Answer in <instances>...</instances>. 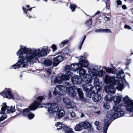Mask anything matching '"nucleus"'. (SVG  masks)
I'll use <instances>...</instances> for the list:
<instances>
[{
    "mask_svg": "<svg viewBox=\"0 0 133 133\" xmlns=\"http://www.w3.org/2000/svg\"><path fill=\"white\" fill-rule=\"evenodd\" d=\"M20 49L16 52L18 58L24 57L28 61H31L35 59H37L41 57L47 55L49 52V47L47 46H44L40 48H28L26 46L20 45Z\"/></svg>",
    "mask_w": 133,
    "mask_h": 133,
    "instance_id": "1",
    "label": "nucleus"
},
{
    "mask_svg": "<svg viewBox=\"0 0 133 133\" xmlns=\"http://www.w3.org/2000/svg\"><path fill=\"white\" fill-rule=\"evenodd\" d=\"M124 114V109L122 106L114 107L113 109L107 112L104 120L103 133H106L108 128L111 122L109 121L112 117L116 118L123 116Z\"/></svg>",
    "mask_w": 133,
    "mask_h": 133,
    "instance_id": "2",
    "label": "nucleus"
},
{
    "mask_svg": "<svg viewBox=\"0 0 133 133\" xmlns=\"http://www.w3.org/2000/svg\"><path fill=\"white\" fill-rule=\"evenodd\" d=\"M44 96H39L34 102L31 104L29 106V108L30 110H36L38 108H41L44 107L48 109V112L50 114H52L54 115L55 114V112L57 111L58 110L59 107L58 105L56 103H47L44 104L42 106L39 107L41 105V104L42 101L45 99Z\"/></svg>",
    "mask_w": 133,
    "mask_h": 133,
    "instance_id": "3",
    "label": "nucleus"
},
{
    "mask_svg": "<svg viewBox=\"0 0 133 133\" xmlns=\"http://www.w3.org/2000/svg\"><path fill=\"white\" fill-rule=\"evenodd\" d=\"M89 65V62L86 60L85 57L80 56L78 63L72 64L69 66L66 65L65 68V70L66 71V73L70 72L69 70H72L74 71L78 70V68L84 67H87ZM71 73H72L71 72Z\"/></svg>",
    "mask_w": 133,
    "mask_h": 133,
    "instance_id": "4",
    "label": "nucleus"
},
{
    "mask_svg": "<svg viewBox=\"0 0 133 133\" xmlns=\"http://www.w3.org/2000/svg\"><path fill=\"white\" fill-rule=\"evenodd\" d=\"M19 59L17 63L12 65L11 68L16 69L21 67L25 68L28 65V62L31 63H35L38 61V59H35L33 60L29 61L27 59V58L24 57H21Z\"/></svg>",
    "mask_w": 133,
    "mask_h": 133,
    "instance_id": "5",
    "label": "nucleus"
},
{
    "mask_svg": "<svg viewBox=\"0 0 133 133\" xmlns=\"http://www.w3.org/2000/svg\"><path fill=\"white\" fill-rule=\"evenodd\" d=\"M105 80L107 83L109 84V85H114V86H116L117 85V89L118 90L121 91L124 88L123 84L118 81H116L115 77L113 76H110L106 75Z\"/></svg>",
    "mask_w": 133,
    "mask_h": 133,
    "instance_id": "6",
    "label": "nucleus"
},
{
    "mask_svg": "<svg viewBox=\"0 0 133 133\" xmlns=\"http://www.w3.org/2000/svg\"><path fill=\"white\" fill-rule=\"evenodd\" d=\"M72 76V73L70 72H67L65 75H63L61 76H58L55 77H52L51 78V85H54L55 84H61L63 81L65 80H69L70 77Z\"/></svg>",
    "mask_w": 133,
    "mask_h": 133,
    "instance_id": "7",
    "label": "nucleus"
},
{
    "mask_svg": "<svg viewBox=\"0 0 133 133\" xmlns=\"http://www.w3.org/2000/svg\"><path fill=\"white\" fill-rule=\"evenodd\" d=\"M66 88L62 85H57L55 88L53 94L55 95L57 94L60 95L65 94L66 92Z\"/></svg>",
    "mask_w": 133,
    "mask_h": 133,
    "instance_id": "8",
    "label": "nucleus"
},
{
    "mask_svg": "<svg viewBox=\"0 0 133 133\" xmlns=\"http://www.w3.org/2000/svg\"><path fill=\"white\" fill-rule=\"evenodd\" d=\"M11 92V90L10 88H5L3 91L0 93V95H2L4 98L13 99L14 98V96Z\"/></svg>",
    "mask_w": 133,
    "mask_h": 133,
    "instance_id": "9",
    "label": "nucleus"
},
{
    "mask_svg": "<svg viewBox=\"0 0 133 133\" xmlns=\"http://www.w3.org/2000/svg\"><path fill=\"white\" fill-rule=\"evenodd\" d=\"M15 111L14 107L11 106V107L7 106L5 103H3L2 105L1 113H5V111L7 113H10L13 112Z\"/></svg>",
    "mask_w": 133,
    "mask_h": 133,
    "instance_id": "10",
    "label": "nucleus"
},
{
    "mask_svg": "<svg viewBox=\"0 0 133 133\" xmlns=\"http://www.w3.org/2000/svg\"><path fill=\"white\" fill-rule=\"evenodd\" d=\"M55 125L58 129L63 128V129L65 131V133H74L72 129L69 128L66 125L59 122H57Z\"/></svg>",
    "mask_w": 133,
    "mask_h": 133,
    "instance_id": "11",
    "label": "nucleus"
},
{
    "mask_svg": "<svg viewBox=\"0 0 133 133\" xmlns=\"http://www.w3.org/2000/svg\"><path fill=\"white\" fill-rule=\"evenodd\" d=\"M94 79V86L92 87V89H95L96 91L93 90V92L94 93H97L101 89V88L100 86L98 85L99 84L98 78L96 77V75L93 76Z\"/></svg>",
    "mask_w": 133,
    "mask_h": 133,
    "instance_id": "12",
    "label": "nucleus"
},
{
    "mask_svg": "<svg viewBox=\"0 0 133 133\" xmlns=\"http://www.w3.org/2000/svg\"><path fill=\"white\" fill-rule=\"evenodd\" d=\"M67 84L66 88V92L68 93L69 95L71 96L74 97L75 96L76 94L75 91H74L73 88L70 86L68 82H66Z\"/></svg>",
    "mask_w": 133,
    "mask_h": 133,
    "instance_id": "13",
    "label": "nucleus"
},
{
    "mask_svg": "<svg viewBox=\"0 0 133 133\" xmlns=\"http://www.w3.org/2000/svg\"><path fill=\"white\" fill-rule=\"evenodd\" d=\"M22 113L24 116L27 117L29 119H32L35 116V115L30 112L28 108L24 109Z\"/></svg>",
    "mask_w": 133,
    "mask_h": 133,
    "instance_id": "14",
    "label": "nucleus"
},
{
    "mask_svg": "<svg viewBox=\"0 0 133 133\" xmlns=\"http://www.w3.org/2000/svg\"><path fill=\"white\" fill-rule=\"evenodd\" d=\"M101 66L99 65H94L92 66V68L89 69L88 70L89 73L92 75H94L95 73L100 70Z\"/></svg>",
    "mask_w": 133,
    "mask_h": 133,
    "instance_id": "15",
    "label": "nucleus"
},
{
    "mask_svg": "<svg viewBox=\"0 0 133 133\" xmlns=\"http://www.w3.org/2000/svg\"><path fill=\"white\" fill-rule=\"evenodd\" d=\"M114 86L112 85H109L108 86H104V88L107 92L108 91L110 93H114L115 92V88L117 89V85L116 86Z\"/></svg>",
    "mask_w": 133,
    "mask_h": 133,
    "instance_id": "16",
    "label": "nucleus"
},
{
    "mask_svg": "<svg viewBox=\"0 0 133 133\" xmlns=\"http://www.w3.org/2000/svg\"><path fill=\"white\" fill-rule=\"evenodd\" d=\"M82 81V78L79 76H76L71 78L72 83L75 84H79L81 83Z\"/></svg>",
    "mask_w": 133,
    "mask_h": 133,
    "instance_id": "17",
    "label": "nucleus"
},
{
    "mask_svg": "<svg viewBox=\"0 0 133 133\" xmlns=\"http://www.w3.org/2000/svg\"><path fill=\"white\" fill-rule=\"evenodd\" d=\"M63 59L62 56H58L54 58L53 62L54 65L55 66H57L59 63L62 61Z\"/></svg>",
    "mask_w": 133,
    "mask_h": 133,
    "instance_id": "18",
    "label": "nucleus"
},
{
    "mask_svg": "<svg viewBox=\"0 0 133 133\" xmlns=\"http://www.w3.org/2000/svg\"><path fill=\"white\" fill-rule=\"evenodd\" d=\"M89 74H86L85 76L83 78V81L85 82L86 83L88 84L91 83L92 82V77Z\"/></svg>",
    "mask_w": 133,
    "mask_h": 133,
    "instance_id": "19",
    "label": "nucleus"
},
{
    "mask_svg": "<svg viewBox=\"0 0 133 133\" xmlns=\"http://www.w3.org/2000/svg\"><path fill=\"white\" fill-rule=\"evenodd\" d=\"M83 129H86L87 128H90V131H93V129H91V124L89 122L87 121H84L81 122Z\"/></svg>",
    "mask_w": 133,
    "mask_h": 133,
    "instance_id": "20",
    "label": "nucleus"
},
{
    "mask_svg": "<svg viewBox=\"0 0 133 133\" xmlns=\"http://www.w3.org/2000/svg\"><path fill=\"white\" fill-rule=\"evenodd\" d=\"M120 71L119 72L117 75V78L121 79L122 82H123L124 81H125L124 78L125 75L124 74V72L122 71V69H120Z\"/></svg>",
    "mask_w": 133,
    "mask_h": 133,
    "instance_id": "21",
    "label": "nucleus"
},
{
    "mask_svg": "<svg viewBox=\"0 0 133 133\" xmlns=\"http://www.w3.org/2000/svg\"><path fill=\"white\" fill-rule=\"evenodd\" d=\"M77 91L79 97L80 99L82 101H85L86 99L84 97L83 93L82 90L80 88H78L77 89Z\"/></svg>",
    "mask_w": 133,
    "mask_h": 133,
    "instance_id": "22",
    "label": "nucleus"
},
{
    "mask_svg": "<svg viewBox=\"0 0 133 133\" xmlns=\"http://www.w3.org/2000/svg\"><path fill=\"white\" fill-rule=\"evenodd\" d=\"M65 112L64 110H59L56 112V116L58 118H60L65 115Z\"/></svg>",
    "mask_w": 133,
    "mask_h": 133,
    "instance_id": "23",
    "label": "nucleus"
},
{
    "mask_svg": "<svg viewBox=\"0 0 133 133\" xmlns=\"http://www.w3.org/2000/svg\"><path fill=\"white\" fill-rule=\"evenodd\" d=\"M82 87L83 89L86 92L89 91L92 89V86L89 84H84L83 85Z\"/></svg>",
    "mask_w": 133,
    "mask_h": 133,
    "instance_id": "24",
    "label": "nucleus"
},
{
    "mask_svg": "<svg viewBox=\"0 0 133 133\" xmlns=\"http://www.w3.org/2000/svg\"><path fill=\"white\" fill-rule=\"evenodd\" d=\"M93 93L95 94L93 96L92 99L95 102H97L100 101L101 99V95L98 94H96L97 93H94L93 92Z\"/></svg>",
    "mask_w": 133,
    "mask_h": 133,
    "instance_id": "25",
    "label": "nucleus"
},
{
    "mask_svg": "<svg viewBox=\"0 0 133 133\" xmlns=\"http://www.w3.org/2000/svg\"><path fill=\"white\" fill-rule=\"evenodd\" d=\"M82 68H78L79 69L78 72L79 76L83 78L87 74H86V71L85 70Z\"/></svg>",
    "mask_w": 133,
    "mask_h": 133,
    "instance_id": "26",
    "label": "nucleus"
},
{
    "mask_svg": "<svg viewBox=\"0 0 133 133\" xmlns=\"http://www.w3.org/2000/svg\"><path fill=\"white\" fill-rule=\"evenodd\" d=\"M112 101L115 104H118L121 101V98L119 96H114L112 98Z\"/></svg>",
    "mask_w": 133,
    "mask_h": 133,
    "instance_id": "27",
    "label": "nucleus"
},
{
    "mask_svg": "<svg viewBox=\"0 0 133 133\" xmlns=\"http://www.w3.org/2000/svg\"><path fill=\"white\" fill-rule=\"evenodd\" d=\"M75 131H80L83 130L81 122L76 125L75 128Z\"/></svg>",
    "mask_w": 133,
    "mask_h": 133,
    "instance_id": "28",
    "label": "nucleus"
},
{
    "mask_svg": "<svg viewBox=\"0 0 133 133\" xmlns=\"http://www.w3.org/2000/svg\"><path fill=\"white\" fill-rule=\"evenodd\" d=\"M52 61L49 59H46L43 62V64L46 66H49L52 65Z\"/></svg>",
    "mask_w": 133,
    "mask_h": 133,
    "instance_id": "29",
    "label": "nucleus"
},
{
    "mask_svg": "<svg viewBox=\"0 0 133 133\" xmlns=\"http://www.w3.org/2000/svg\"><path fill=\"white\" fill-rule=\"evenodd\" d=\"M103 74V70H100L99 71H98L96 72L95 74L94 75H92L93 76H94V75H96V77H97V76L102 77Z\"/></svg>",
    "mask_w": 133,
    "mask_h": 133,
    "instance_id": "30",
    "label": "nucleus"
},
{
    "mask_svg": "<svg viewBox=\"0 0 133 133\" xmlns=\"http://www.w3.org/2000/svg\"><path fill=\"white\" fill-rule=\"evenodd\" d=\"M76 106V104L74 102H71L70 101L69 103H66L65 104V106L66 107L70 108L75 107Z\"/></svg>",
    "mask_w": 133,
    "mask_h": 133,
    "instance_id": "31",
    "label": "nucleus"
},
{
    "mask_svg": "<svg viewBox=\"0 0 133 133\" xmlns=\"http://www.w3.org/2000/svg\"><path fill=\"white\" fill-rule=\"evenodd\" d=\"M112 99V96L109 94H108L104 97V100L107 102H110Z\"/></svg>",
    "mask_w": 133,
    "mask_h": 133,
    "instance_id": "32",
    "label": "nucleus"
},
{
    "mask_svg": "<svg viewBox=\"0 0 133 133\" xmlns=\"http://www.w3.org/2000/svg\"><path fill=\"white\" fill-rule=\"evenodd\" d=\"M106 71L108 73L111 74H114L115 72V70L111 68H107L105 69Z\"/></svg>",
    "mask_w": 133,
    "mask_h": 133,
    "instance_id": "33",
    "label": "nucleus"
},
{
    "mask_svg": "<svg viewBox=\"0 0 133 133\" xmlns=\"http://www.w3.org/2000/svg\"><path fill=\"white\" fill-rule=\"evenodd\" d=\"M86 37V36L85 35L84 36L83 39L79 43L78 46V48L79 49H81L82 45L85 40V39Z\"/></svg>",
    "mask_w": 133,
    "mask_h": 133,
    "instance_id": "34",
    "label": "nucleus"
},
{
    "mask_svg": "<svg viewBox=\"0 0 133 133\" xmlns=\"http://www.w3.org/2000/svg\"><path fill=\"white\" fill-rule=\"evenodd\" d=\"M94 124L96 126V128L98 130H99L101 129V125L99 124V122L96 121L95 122Z\"/></svg>",
    "mask_w": 133,
    "mask_h": 133,
    "instance_id": "35",
    "label": "nucleus"
},
{
    "mask_svg": "<svg viewBox=\"0 0 133 133\" xmlns=\"http://www.w3.org/2000/svg\"><path fill=\"white\" fill-rule=\"evenodd\" d=\"M6 112L5 111V113L4 112L3 113H1L0 114H3L2 116L0 117V122L4 120L7 118V116L6 114Z\"/></svg>",
    "mask_w": 133,
    "mask_h": 133,
    "instance_id": "36",
    "label": "nucleus"
},
{
    "mask_svg": "<svg viewBox=\"0 0 133 133\" xmlns=\"http://www.w3.org/2000/svg\"><path fill=\"white\" fill-rule=\"evenodd\" d=\"M105 3L107 8L106 10L108 11V12H109L110 10H109V8L110 5V1L109 0H106L105 2Z\"/></svg>",
    "mask_w": 133,
    "mask_h": 133,
    "instance_id": "37",
    "label": "nucleus"
},
{
    "mask_svg": "<svg viewBox=\"0 0 133 133\" xmlns=\"http://www.w3.org/2000/svg\"><path fill=\"white\" fill-rule=\"evenodd\" d=\"M76 5L74 4H71L70 5V9L72 10V11H74L76 7Z\"/></svg>",
    "mask_w": 133,
    "mask_h": 133,
    "instance_id": "38",
    "label": "nucleus"
},
{
    "mask_svg": "<svg viewBox=\"0 0 133 133\" xmlns=\"http://www.w3.org/2000/svg\"><path fill=\"white\" fill-rule=\"evenodd\" d=\"M68 42V41L64 40L62 41L61 43L59 44V46L60 47H63L64 45L66 44Z\"/></svg>",
    "mask_w": 133,
    "mask_h": 133,
    "instance_id": "39",
    "label": "nucleus"
},
{
    "mask_svg": "<svg viewBox=\"0 0 133 133\" xmlns=\"http://www.w3.org/2000/svg\"><path fill=\"white\" fill-rule=\"evenodd\" d=\"M35 8V7H34L33 8H31L30 9H25L24 7H22L23 10L24 12L26 14H27V13L28 12L27 11H30L31 10L32 8Z\"/></svg>",
    "mask_w": 133,
    "mask_h": 133,
    "instance_id": "40",
    "label": "nucleus"
},
{
    "mask_svg": "<svg viewBox=\"0 0 133 133\" xmlns=\"http://www.w3.org/2000/svg\"><path fill=\"white\" fill-rule=\"evenodd\" d=\"M63 101L65 103V104H66V103H69L70 100L68 98H63Z\"/></svg>",
    "mask_w": 133,
    "mask_h": 133,
    "instance_id": "41",
    "label": "nucleus"
},
{
    "mask_svg": "<svg viewBox=\"0 0 133 133\" xmlns=\"http://www.w3.org/2000/svg\"><path fill=\"white\" fill-rule=\"evenodd\" d=\"M92 22V20L91 19H90L89 20H88L86 23V25L88 26H90L91 25V24Z\"/></svg>",
    "mask_w": 133,
    "mask_h": 133,
    "instance_id": "42",
    "label": "nucleus"
},
{
    "mask_svg": "<svg viewBox=\"0 0 133 133\" xmlns=\"http://www.w3.org/2000/svg\"><path fill=\"white\" fill-rule=\"evenodd\" d=\"M50 48H52L53 52H54L57 49V48L56 45L55 44H52Z\"/></svg>",
    "mask_w": 133,
    "mask_h": 133,
    "instance_id": "43",
    "label": "nucleus"
},
{
    "mask_svg": "<svg viewBox=\"0 0 133 133\" xmlns=\"http://www.w3.org/2000/svg\"><path fill=\"white\" fill-rule=\"evenodd\" d=\"M102 32H111V31L110 30L108 29H102Z\"/></svg>",
    "mask_w": 133,
    "mask_h": 133,
    "instance_id": "44",
    "label": "nucleus"
},
{
    "mask_svg": "<svg viewBox=\"0 0 133 133\" xmlns=\"http://www.w3.org/2000/svg\"><path fill=\"white\" fill-rule=\"evenodd\" d=\"M104 107L105 109L107 110H108L110 108L109 104L108 103L104 104Z\"/></svg>",
    "mask_w": 133,
    "mask_h": 133,
    "instance_id": "45",
    "label": "nucleus"
},
{
    "mask_svg": "<svg viewBox=\"0 0 133 133\" xmlns=\"http://www.w3.org/2000/svg\"><path fill=\"white\" fill-rule=\"evenodd\" d=\"M104 19L105 21H108L110 20V18L109 17H107L105 15H104L103 16Z\"/></svg>",
    "mask_w": 133,
    "mask_h": 133,
    "instance_id": "46",
    "label": "nucleus"
},
{
    "mask_svg": "<svg viewBox=\"0 0 133 133\" xmlns=\"http://www.w3.org/2000/svg\"><path fill=\"white\" fill-rule=\"evenodd\" d=\"M132 60L131 59H127V63H126V65H128L131 62Z\"/></svg>",
    "mask_w": 133,
    "mask_h": 133,
    "instance_id": "47",
    "label": "nucleus"
},
{
    "mask_svg": "<svg viewBox=\"0 0 133 133\" xmlns=\"http://www.w3.org/2000/svg\"><path fill=\"white\" fill-rule=\"evenodd\" d=\"M46 72L48 73V75H50L51 73V69L50 68H48L47 70H46Z\"/></svg>",
    "mask_w": 133,
    "mask_h": 133,
    "instance_id": "48",
    "label": "nucleus"
},
{
    "mask_svg": "<svg viewBox=\"0 0 133 133\" xmlns=\"http://www.w3.org/2000/svg\"><path fill=\"white\" fill-rule=\"evenodd\" d=\"M124 28L127 29H131V26L127 25H125L124 26Z\"/></svg>",
    "mask_w": 133,
    "mask_h": 133,
    "instance_id": "49",
    "label": "nucleus"
},
{
    "mask_svg": "<svg viewBox=\"0 0 133 133\" xmlns=\"http://www.w3.org/2000/svg\"><path fill=\"white\" fill-rule=\"evenodd\" d=\"M68 54L67 53H64L63 56L62 57H63V59L67 58L68 57Z\"/></svg>",
    "mask_w": 133,
    "mask_h": 133,
    "instance_id": "50",
    "label": "nucleus"
},
{
    "mask_svg": "<svg viewBox=\"0 0 133 133\" xmlns=\"http://www.w3.org/2000/svg\"><path fill=\"white\" fill-rule=\"evenodd\" d=\"M95 32H102V29H98L96 30H95Z\"/></svg>",
    "mask_w": 133,
    "mask_h": 133,
    "instance_id": "51",
    "label": "nucleus"
},
{
    "mask_svg": "<svg viewBox=\"0 0 133 133\" xmlns=\"http://www.w3.org/2000/svg\"><path fill=\"white\" fill-rule=\"evenodd\" d=\"M116 2L117 5H121L122 4V2L120 0H117Z\"/></svg>",
    "mask_w": 133,
    "mask_h": 133,
    "instance_id": "52",
    "label": "nucleus"
},
{
    "mask_svg": "<svg viewBox=\"0 0 133 133\" xmlns=\"http://www.w3.org/2000/svg\"><path fill=\"white\" fill-rule=\"evenodd\" d=\"M70 116L72 117H74L75 116V114L74 112H72L70 113Z\"/></svg>",
    "mask_w": 133,
    "mask_h": 133,
    "instance_id": "53",
    "label": "nucleus"
},
{
    "mask_svg": "<svg viewBox=\"0 0 133 133\" xmlns=\"http://www.w3.org/2000/svg\"><path fill=\"white\" fill-rule=\"evenodd\" d=\"M122 8L123 9H126V7L125 5H123L122 6Z\"/></svg>",
    "mask_w": 133,
    "mask_h": 133,
    "instance_id": "54",
    "label": "nucleus"
},
{
    "mask_svg": "<svg viewBox=\"0 0 133 133\" xmlns=\"http://www.w3.org/2000/svg\"><path fill=\"white\" fill-rule=\"evenodd\" d=\"M17 110L20 112H21L22 111V110L19 108H17Z\"/></svg>",
    "mask_w": 133,
    "mask_h": 133,
    "instance_id": "55",
    "label": "nucleus"
},
{
    "mask_svg": "<svg viewBox=\"0 0 133 133\" xmlns=\"http://www.w3.org/2000/svg\"><path fill=\"white\" fill-rule=\"evenodd\" d=\"M49 98H50L51 97V94L50 92H49L48 93Z\"/></svg>",
    "mask_w": 133,
    "mask_h": 133,
    "instance_id": "56",
    "label": "nucleus"
},
{
    "mask_svg": "<svg viewBox=\"0 0 133 133\" xmlns=\"http://www.w3.org/2000/svg\"><path fill=\"white\" fill-rule=\"evenodd\" d=\"M84 116V115L83 114L81 113V115L80 116V117H83Z\"/></svg>",
    "mask_w": 133,
    "mask_h": 133,
    "instance_id": "57",
    "label": "nucleus"
},
{
    "mask_svg": "<svg viewBox=\"0 0 133 133\" xmlns=\"http://www.w3.org/2000/svg\"><path fill=\"white\" fill-rule=\"evenodd\" d=\"M26 6V7H27V8H29L30 7V6L29 5H27Z\"/></svg>",
    "mask_w": 133,
    "mask_h": 133,
    "instance_id": "58",
    "label": "nucleus"
},
{
    "mask_svg": "<svg viewBox=\"0 0 133 133\" xmlns=\"http://www.w3.org/2000/svg\"><path fill=\"white\" fill-rule=\"evenodd\" d=\"M99 13V12L98 11L96 13V14H98Z\"/></svg>",
    "mask_w": 133,
    "mask_h": 133,
    "instance_id": "59",
    "label": "nucleus"
},
{
    "mask_svg": "<svg viewBox=\"0 0 133 133\" xmlns=\"http://www.w3.org/2000/svg\"><path fill=\"white\" fill-rule=\"evenodd\" d=\"M22 74H21L20 76V77L21 78H22Z\"/></svg>",
    "mask_w": 133,
    "mask_h": 133,
    "instance_id": "60",
    "label": "nucleus"
},
{
    "mask_svg": "<svg viewBox=\"0 0 133 133\" xmlns=\"http://www.w3.org/2000/svg\"><path fill=\"white\" fill-rule=\"evenodd\" d=\"M36 1H39V0H36ZM44 1L46 2H47V0H43Z\"/></svg>",
    "mask_w": 133,
    "mask_h": 133,
    "instance_id": "61",
    "label": "nucleus"
},
{
    "mask_svg": "<svg viewBox=\"0 0 133 133\" xmlns=\"http://www.w3.org/2000/svg\"><path fill=\"white\" fill-rule=\"evenodd\" d=\"M29 18H30V17H31V16H30L29 15Z\"/></svg>",
    "mask_w": 133,
    "mask_h": 133,
    "instance_id": "62",
    "label": "nucleus"
},
{
    "mask_svg": "<svg viewBox=\"0 0 133 133\" xmlns=\"http://www.w3.org/2000/svg\"><path fill=\"white\" fill-rule=\"evenodd\" d=\"M99 111H97V113H98V114H99Z\"/></svg>",
    "mask_w": 133,
    "mask_h": 133,
    "instance_id": "63",
    "label": "nucleus"
},
{
    "mask_svg": "<svg viewBox=\"0 0 133 133\" xmlns=\"http://www.w3.org/2000/svg\"><path fill=\"white\" fill-rule=\"evenodd\" d=\"M61 53V52H59V53H58V54H59Z\"/></svg>",
    "mask_w": 133,
    "mask_h": 133,
    "instance_id": "64",
    "label": "nucleus"
}]
</instances>
